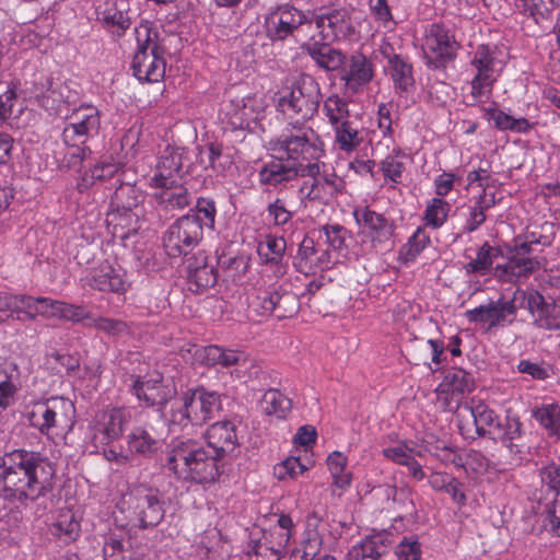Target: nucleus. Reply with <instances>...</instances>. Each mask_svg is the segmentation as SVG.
Instances as JSON below:
<instances>
[{"instance_id": "obj_1", "label": "nucleus", "mask_w": 560, "mask_h": 560, "mask_svg": "<svg viewBox=\"0 0 560 560\" xmlns=\"http://www.w3.org/2000/svg\"><path fill=\"white\" fill-rule=\"evenodd\" d=\"M206 445L187 439L173 443L166 453L165 468L177 480L211 485L222 472V460L238 445L236 424L218 421L205 432Z\"/></svg>"}, {"instance_id": "obj_2", "label": "nucleus", "mask_w": 560, "mask_h": 560, "mask_svg": "<svg viewBox=\"0 0 560 560\" xmlns=\"http://www.w3.org/2000/svg\"><path fill=\"white\" fill-rule=\"evenodd\" d=\"M54 465L36 453L16 450L0 458V497L9 501H34L50 488Z\"/></svg>"}, {"instance_id": "obj_3", "label": "nucleus", "mask_w": 560, "mask_h": 560, "mask_svg": "<svg viewBox=\"0 0 560 560\" xmlns=\"http://www.w3.org/2000/svg\"><path fill=\"white\" fill-rule=\"evenodd\" d=\"M163 517L164 508L159 491L143 485L132 487L122 494L113 512L115 526L127 532L156 526Z\"/></svg>"}, {"instance_id": "obj_4", "label": "nucleus", "mask_w": 560, "mask_h": 560, "mask_svg": "<svg viewBox=\"0 0 560 560\" xmlns=\"http://www.w3.org/2000/svg\"><path fill=\"white\" fill-rule=\"evenodd\" d=\"M269 149L299 166L304 162L317 161L324 154V144L317 132L312 127L299 122L271 139Z\"/></svg>"}, {"instance_id": "obj_5", "label": "nucleus", "mask_w": 560, "mask_h": 560, "mask_svg": "<svg viewBox=\"0 0 560 560\" xmlns=\"http://www.w3.org/2000/svg\"><path fill=\"white\" fill-rule=\"evenodd\" d=\"M221 408V396L217 392L198 387L172 401L168 422L179 428L200 425L213 418Z\"/></svg>"}, {"instance_id": "obj_6", "label": "nucleus", "mask_w": 560, "mask_h": 560, "mask_svg": "<svg viewBox=\"0 0 560 560\" xmlns=\"http://www.w3.org/2000/svg\"><path fill=\"white\" fill-rule=\"evenodd\" d=\"M74 416L73 402L62 397L37 401L27 411L31 425L49 438L67 434L74 424Z\"/></svg>"}, {"instance_id": "obj_7", "label": "nucleus", "mask_w": 560, "mask_h": 560, "mask_svg": "<svg viewBox=\"0 0 560 560\" xmlns=\"http://www.w3.org/2000/svg\"><path fill=\"white\" fill-rule=\"evenodd\" d=\"M322 98L318 82L310 74L303 73L278 98L280 110L289 117L298 116L310 119L317 112Z\"/></svg>"}, {"instance_id": "obj_8", "label": "nucleus", "mask_w": 560, "mask_h": 560, "mask_svg": "<svg viewBox=\"0 0 560 560\" xmlns=\"http://www.w3.org/2000/svg\"><path fill=\"white\" fill-rule=\"evenodd\" d=\"M540 244V240L534 235L525 238L517 237L509 259L503 265H497L494 278L502 282H515L520 278H527L541 267L540 260L532 256L534 246Z\"/></svg>"}, {"instance_id": "obj_9", "label": "nucleus", "mask_w": 560, "mask_h": 560, "mask_svg": "<svg viewBox=\"0 0 560 560\" xmlns=\"http://www.w3.org/2000/svg\"><path fill=\"white\" fill-rule=\"evenodd\" d=\"M126 422V412L121 408L97 411L84 433L86 450L96 453L101 447L117 440L122 434Z\"/></svg>"}, {"instance_id": "obj_10", "label": "nucleus", "mask_w": 560, "mask_h": 560, "mask_svg": "<svg viewBox=\"0 0 560 560\" xmlns=\"http://www.w3.org/2000/svg\"><path fill=\"white\" fill-rule=\"evenodd\" d=\"M197 217L183 215L172 223L163 235V246L170 257L187 256L202 240Z\"/></svg>"}, {"instance_id": "obj_11", "label": "nucleus", "mask_w": 560, "mask_h": 560, "mask_svg": "<svg viewBox=\"0 0 560 560\" xmlns=\"http://www.w3.org/2000/svg\"><path fill=\"white\" fill-rule=\"evenodd\" d=\"M470 65L476 71L471 80L472 98L480 101L482 97H489L503 69L502 61L489 46L480 45L474 52Z\"/></svg>"}, {"instance_id": "obj_12", "label": "nucleus", "mask_w": 560, "mask_h": 560, "mask_svg": "<svg viewBox=\"0 0 560 560\" xmlns=\"http://www.w3.org/2000/svg\"><path fill=\"white\" fill-rule=\"evenodd\" d=\"M304 24H311L308 15L287 2L270 10L265 18L264 27L271 42H282L293 36Z\"/></svg>"}, {"instance_id": "obj_13", "label": "nucleus", "mask_w": 560, "mask_h": 560, "mask_svg": "<svg viewBox=\"0 0 560 560\" xmlns=\"http://www.w3.org/2000/svg\"><path fill=\"white\" fill-rule=\"evenodd\" d=\"M100 128V110L93 105H81L67 117L62 141L65 144H85L90 138L98 135Z\"/></svg>"}, {"instance_id": "obj_14", "label": "nucleus", "mask_w": 560, "mask_h": 560, "mask_svg": "<svg viewBox=\"0 0 560 560\" xmlns=\"http://www.w3.org/2000/svg\"><path fill=\"white\" fill-rule=\"evenodd\" d=\"M475 388V381L463 369L453 368L443 373V378L435 389L436 402L443 410L458 408L466 395Z\"/></svg>"}, {"instance_id": "obj_15", "label": "nucleus", "mask_w": 560, "mask_h": 560, "mask_svg": "<svg viewBox=\"0 0 560 560\" xmlns=\"http://www.w3.org/2000/svg\"><path fill=\"white\" fill-rule=\"evenodd\" d=\"M498 423L494 411L486 404L475 399H471L469 405L463 406L457 413V425L465 439L491 435Z\"/></svg>"}, {"instance_id": "obj_16", "label": "nucleus", "mask_w": 560, "mask_h": 560, "mask_svg": "<svg viewBox=\"0 0 560 560\" xmlns=\"http://www.w3.org/2000/svg\"><path fill=\"white\" fill-rule=\"evenodd\" d=\"M423 49L427 63L438 69L455 58L458 44L450 30L443 24L434 23L425 33Z\"/></svg>"}, {"instance_id": "obj_17", "label": "nucleus", "mask_w": 560, "mask_h": 560, "mask_svg": "<svg viewBox=\"0 0 560 560\" xmlns=\"http://www.w3.org/2000/svg\"><path fill=\"white\" fill-rule=\"evenodd\" d=\"M315 24L317 39L338 42L352 33L351 18L348 10L343 8L322 9L314 12L310 18Z\"/></svg>"}, {"instance_id": "obj_18", "label": "nucleus", "mask_w": 560, "mask_h": 560, "mask_svg": "<svg viewBox=\"0 0 560 560\" xmlns=\"http://www.w3.org/2000/svg\"><path fill=\"white\" fill-rule=\"evenodd\" d=\"M353 217L360 228V233L370 240L372 247L386 245L393 237L395 223L384 213L376 212L370 207H358Z\"/></svg>"}, {"instance_id": "obj_19", "label": "nucleus", "mask_w": 560, "mask_h": 560, "mask_svg": "<svg viewBox=\"0 0 560 560\" xmlns=\"http://www.w3.org/2000/svg\"><path fill=\"white\" fill-rule=\"evenodd\" d=\"M132 390L140 401L147 406H159L161 410L176 395L174 383L165 380L158 371L138 376Z\"/></svg>"}, {"instance_id": "obj_20", "label": "nucleus", "mask_w": 560, "mask_h": 560, "mask_svg": "<svg viewBox=\"0 0 560 560\" xmlns=\"http://www.w3.org/2000/svg\"><path fill=\"white\" fill-rule=\"evenodd\" d=\"M336 537L329 530V524L316 511L307 514L305 530L303 534V558H314L322 547H330L335 544Z\"/></svg>"}, {"instance_id": "obj_21", "label": "nucleus", "mask_w": 560, "mask_h": 560, "mask_svg": "<svg viewBox=\"0 0 560 560\" xmlns=\"http://www.w3.org/2000/svg\"><path fill=\"white\" fill-rule=\"evenodd\" d=\"M374 74L372 60L362 52L354 51L349 58L346 57L340 79L350 91L358 92L373 80Z\"/></svg>"}, {"instance_id": "obj_22", "label": "nucleus", "mask_w": 560, "mask_h": 560, "mask_svg": "<svg viewBox=\"0 0 560 560\" xmlns=\"http://www.w3.org/2000/svg\"><path fill=\"white\" fill-rule=\"evenodd\" d=\"M515 313L516 306L514 301L501 298L468 311L467 317L470 322L482 323L493 327L511 323Z\"/></svg>"}, {"instance_id": "obj_23", "label": "nucleus", "mask_w": 560, "mask_h": 560, "mask_svg": "<svg viewBox=\"0 0 560 560\" xmlns=\"http://www.w3.org/2000/svg\"><path fill=\"white\" fill-rule=\"evenodd\" d=\"M151 186L160 189L153 197L165 211L180 210L190 203V195L187 188L177 180H168L164 176L152 177Z\"/></svg>"}, {"instance_id": "obj_24", "label": "nucleus", "mask_w": 560, "mask_h": 560, "mask_svg": "<svg viewBox=\"0 0 560 560\" xmlns=\"http://www.w3.org/2000/svg\"><path fill=\"white\" fill-rule=\"evenodd\" d=\"M332 43L311 36L310 42L304 44L302 48L318 68L332 72L341 70L346 63V54L332 47Z\"/></svg>"}, {"instance_id": "obj_25", "label": "nucleus", "mask_w": 560, "mask_h": 560, "mask_svg": "<svg viewBox=\"0 0 560 560\" xmlns=\"http://www.w3.org/2000/svg\"><path fill=\"white\" fill-rule=\"evenodd\" d=\"M331 255L329 249L319 250L312 237H304L294 258L298 271L305 275L315 273L317 270L329 268Z\"/></svg>"}, {"instance_id": "obj_26", "label": "nucleus", "mask_w": 560, "mask_h": 560, "mask_svg": "<svg viewBox=\"0 0 560 560\" xmlns=\"http://www.w3.org/2000/svg\"><path fill=\"white\" fill-rule=\"evenodd\" d=\"M256 300L262 315H271L278 319L291 317L299 308L298 296L291 292L265 291Z\"/></svg>"}, {"instance_id": "obj_27", "label": "nucleus", "mask_w": 560, "mask_h": 560, "mask_svg": "<svg viewBox=\"0 0 560 560\" xmlns=\"http://www.w3.org/2000/svg\"><path fill=\"white\" fill-rule=\"evenodd\" d=\"M527 306L538 327L560 329V300L549 303L540 293L532 292L527 296Z\"/></svg>"}, {"instance_id": "obj_28", "label": "nucleus", "mask_w": 560, "mask_h": 560, "mask_svg": "<svg viewBox=\"0 0 560 560\" xmlns=\"http://www.w3.org/2000/svg\"><path fill=\"white\" fill-rule=\"evenodd\" d=\"M300 175V166L295 162L287 161L279 154L264 164L259 171V182L262 185L277 187L291 182Z\"/></svg>"}, {"instance_id": "obj_29", "label": "nucleus", "mask_w": 560, "mask_h": 560, "mask_svg": "<svg viewBox=\"0 0 560 560\" xmlns=\"http://www.w3.org/2000/svg\"><path fill=\"white\" fill-rule=\"evenodd\" d=\"M165 67L164 54L153 55L150 51H136L131 62L132 73L140 82L161 81L165 75Z\"/></svg>"}, {"instance_id": "obj_30", "label": "nucleus", "mask_w": 560, "mask_h": 560, "mask_svg": "<svg viewBox=\"0 0 560 560\" xmlns=\"http://www.w3.org/2000/svg\"><path fill=\"white\" fill-rule=\"evenodd\" d=\"M95 13L96 20L117 37H122L131 25L128 10L119 9L115 1L106 0L100 3Z\"/></svg>"}, {"instance_id": "obj_31", "label": "nucleus", "mask_w": 560, "mask_h": 560, "mask_svg": "<svg viewBox=\"0 0 560 560\" xmlns=\"http://www.w3.org/2000/svg\"><path fill=\"white\" fill-rule=\"evenodd\" d=\"M338 191V177L335 174L316 176L305 180L299 189L301 199L307 201L327 202Z\"/></svg>"}, {"instance_id": "obj_32", "label": "nucleus", "mask_w": 560, "mask_h": 560, "mask_svg": "<svg viewBox=\"0 0 560 560\" xmlns=\"http://www.w3.org/2000/svg\"><path fill=\"white\" fill-rule=\"evenodd\" d=\"M387 551V535L374 533L354 544L348 551L347 560H380Z\"/></svg>"}, {"instance_id": "obj_33", "label": "nucleus", "mask_w": 560, "mask_h": 560, "mask_svg": "<svg viewBox=\"0 0 560 560\" xmlns=\"http://www.w3.org/2000/svg\"><path fill=\"white\" fill-rule=\"evenodd\" d=\"M30 97L35 98L43 108L50 113L57 115L61 113L62 93L54 88L50 77L42 75L33 81Z\"/></svg>"}, {"instance_id": "obj_34", "label": "nucleus", "mask_w": 560, "mask_h": 560, "mask_svg": "<svg viewBox=\"0 0 560 560\" xmlns=\"http://www.w3.org/2000/svg\"><path fill=\"white\" fill-rule=\"evenodd\" d=\"M326 465L331 477V491L340 497L352 483V472L348 469V457L339 451H334L327 456Z\"/></svg>"}, {"instance_id": "obj_35", "label": "nucleus", "mask_w": 560, "mask_h": 560, "mask_svg": "<svg viewBox=\"0 0 560 560\" xmlns=\"http://www.w3.org/2000/svg\"><path fill=\"white\" fill-rule=\"evenodd\" d=\"M81 529V518L71 509H60L51 523L49 530L52 536L63 542H71L79 537Z\"/></svg>"}, {"instance_id": "obj_36", "label": "nucleus", "mask_w": 560, "mask_h": 560, "mask_svg": "<svg viewBox=\"0 0 560 560\" xmlns=\"http://www.w3.org/2000/svg\"><path fill=\"white\" fill-rule=\"evenodd\" d=\"M86 283L98 291H110L120 293L126 290V282L119 270L106 264L94 271L86 280Z\"/></svg>"}, {"instance_id": "obj_37", "label": "nucleus", "mask_w": 560, "mask_h": 560, "mask_svg": "<svg viewBox=\"0 0 560 560\" xmlns=\"http://www.w3.org/2000/svg\"><path fill=\"white\" fill-rule=\"evenodd\" d=\"M130 455L150 457L155 454L160 447V441L151 432L142 427H137L126 438Z\"/></svg>"}, {"instance_id": "obj_38", "label": "nucleus", "mask_w": 560, "mask_h": 560, "mask_svg": "<svg viewBox=\"0 0 560 560\" xmlns=\"http://www.w3.org/2000/svg\"><path fill=\"white\" fill-rule=\"evenodd\" d=\"M502 255L500 247L492 246L488 242H485L477 252L475 259L470 260L464 266L467 275L486 276L491 273L494 277L493 262Z\"/></svg>"}, {"instance_id": "obj_39", "label": "nucleus", "mask_w": 560, "mask_h": 560, "mask_svg": "<svg viewBox=\"0 0 560 560\" xmlns=\"http://www.w3.org/2000/svg\"><path fill=\"white\" fill-rule=\"evenodd\" d=\"M224 119L233 129H246L255 119L253 106L244 98L231 100L222 109Z\"/></svg>"}, {"instance_id": "obj_40", "label": "nucleus", "mask_w": 560, "mask_h": 560, "mask_svg": "<svg viewBox=\"0 0 560 560\" xmlns=\"http://www.w3.org/2000/svg\"><path fill=\"white\" fill-rule=\"evenodd\" d=\"M287 249V242L284 237L267 235L266 241L258 246V254L266 265H271L277 268L279 275L285 272V267L282 261Z\"/></svg>"}, {"instance_id": "obj_41", "label": "nucleus", "mask_w": 560, "mask_h": 560, "mask_svg": "<svg viewBox=\"0 0 560 560\" xmlns=\"http://www.w3.org/2000/svg\"><path fill=\"white\" fill-rule=\"evenodd\" d=\"M293 530L294 523L291 516L281 514L273 526L264 530L261 537L283 555L293 535Z\"/></svg>"}, {"instance_id": "obj_42", "label": "nucleus", "mask_w": 560, "mask_h": 560, "mask_svg": "<svg viewBox=\"0 0 560 560\" xmlns=\"http://www.w3.org/2000/svg\"><path fill=\"white\" fill-rule=\"evenodd\" d=\"M261 409L270 419L284 420L291 412L292 402L280 390L270 388L262 396Z\"/></svg>"}, {"instance_id": "obj_43", "label": "nucleus", "mask_w": 560, "mask_h": 560, "mask_svg": "<svg viewBox=\"0 0 560 560\" xmlns=\"http://www.w3.org/2000/svg\"><path fill=\"white\" fill-rule=\"evenodd\" d=\"M312 466V459H302L300 456L291 455L275 465L273 475L280 481L289 479L293 480L303 475L305 471L310 470Z\"/></svg>"}, {"instance_id": "obj_44", "label": "nucleus", "mask_w": 560, "mask_h": 560, "mask_svg": "<svg viewBox=\"0 0 560 560\" xmlns=\"http://www.w3.org/2000/svg\"><path fill=\"white\" fill-rule=\"evenodd\" d=\"M388 65L396 90L407 92L409 88L413 86L415 79L412 75V66L410 63L399 55H394L389 58Z\"/></svg>"}, {"instance_id": "obj_45", "label": "nucleus", "mask_w": 560, "mask_h": 560, "mask_svg": "<svg viewBox=\"0 0 560 560\" xmlns=\"http://www.w3.org/2000/svg\"><path fill=\"white\" fill-rule=\"evenodd\" d=\"M15 373V365L4 364L0 368V412L10 407L15 400L18 392Z\"/></svg>"}, {"instance_id": "obj_46", "label": "nucleus", "mask_w": 560, "mask_h": 560, "mask_svg": "<svg viewBox=\"0 0 560 560\" xmlns=\"http://www.w3.org/2000/svg\"><path fill=\"white\" fill-rule=\"evenodd\" d=\"M137 49L136 51H150L153 55L164 54V48L159 42V33L153 30L149 22H142L135 28Z\"/></svg>"}, {"instance_id": "obj_47", "label": "nucleus", "mask_w": 560, "mask_h": 560, "mask_svg": "<svg viewBox=\"0 0 560 560\" xmlns=\"http://www.w3.org/2000/svg\"><path fill=\"white\" fill-rule=\"evenodd\" d=\"M141 200V191L130 184H120L113 196V202L121 208L128 218L131 217L132 210L139 206Z\"/></svg>"}, {"instance_id": "obj_48", "label": "nucleus", "mask_w": 560, "mask_h": 560, "mask_svg": "<svg viewBox=\"0 0 560 560\" xmlns=\"http://www.w3.org/2000/svg\"><path fill=\"white\" fill-rule=\"evenodd\" d=\"M334 130L336 144L345 152H352L363 141L359 130L349 120L334 127Z\"/></svg>"}, {"instance_id": "obj_49", "label": "nucleus", "mask_w": 560, "mask_h": 560, "mask_svg": "<svg viewBox=\"0 0 560 560\" xmlns=\"http://www.w3.org/2000/svg\"><path fill=\"white\" fill-rule=\"evenodd\" d=\"M323 112L332 127L348 121V103L337 94L327 97L323 105Z\"/></svg>"}, {"instance_id": "obj_50", "label": "nucleus", "mask_w": 560, "mask_h": 560, "mask_svg": "<svg viewBox=\"0 0 560 560\" xmlns=\"http://www.w3.org/2000/svg\"><path fill=\"white\" fill-rule=\"evenodd\" d=\"M489 119L493 121L494 126L500 130H511L515 132H527L532 125L525 118H514L511 115L499 110L490 109L488 112Z\"/></svg>"}, {"instance_id": "obj_51", "label": "nucleus", "mask_w": 560, "mask_h": 560, "mask_svg": "<svg viewBox=\"0 0 560 560\" xmlns=\"http://www.w3.org/2000/svg\"><path fill=\"white\" fill-rule=\"evenodd\" d=\"M383 456L398 465L408 464L411 457H416L419 453L412 447L411 442L399 441L394 445L382 444Z\"/></svg>"}, {"instance_id": "obj_52", "label": "nucleus", "mask_w": 560, "mask_h": 560, "mask_svg": "<svg viewBox=\"0 0 560 560\" xmlns=\"http://www.w3.org/2000/svg\"><path fill=\"white\" fill-rule=\"evenodd\" d=\"M534 417L550 434L560 436V407L558 405H544L534 411Z\"/></svg>"}, {"instance_id": "obj_53", "label": "nucleus", "mask_w": 560, "mask_h": 560, "mask_svg": "<svg viewBox=\"0 0 560 560\" xmlns=\"http://www.w3.org/2000/svg\"><path fill=\"white\" fill-rule=\"evenodd\" d=\"M405 154L399 149H394L393 153L388 154L381 162V171L386 179H389L394 184L401 182V176L405 172V163L402 159Z\"/></svg>"}, {"instance_id": "obj_54", "label": "nucleus", "mask_w": 560, "mask_h": 560, "mask_svg": "<svg viewBox=\"0 0 560 560\" xmlns=\"http://www.w3.org/2000/svg\"><path fill=\"white\" fill-rule=\"evenodd\" d=\"M182 155L174 149H166L160 156L156 173L153 177L164 176L168 180H176L173 175L182 168Z\"/></svg>"}, {"instance_id": "obj_55", "label": "nucleus", "mask_w": 560, "mask_h": 560, "mask_svg": "<svg viewBox=\"0 0 560 560\" xmlns=\"http://www.w3.org/2000/svg\"><path fill=\"white\" fill-rule=\"evenodd\" d=\"M451 211V205L442 198H433L427 206L424 220L427 225L439 229L441 228Z\"/></svg>"}, {"instance_id": "obj_56", "label": "nucleus", "mask_w": 560, "mask_h": 560, "mask_svg": "<svg viewBox=\"0 0 560 560\" xmlns=\"http://www.w3.org/2000/svg\"><path fill=\"white\" fill-rule=\"evenodd\" d=\"M121 530V534L110 532L105 538L103 547L105 560H125L126 539L129 538L131 532Z\"/></svg>"}, {"instance_id": "obj_57", "label": "nucleus", "mask_w": 560, "mask_h": 560, "mask_svg": "<svg viewBox=\"0 0 560 560\" xmlns=\"http://www.w3.org/2000/svg\"><path fill=\"white\" fill-rule=\"evenodd\" d=\"M189 289L200 292L213 287L218 281L217 269L213 265L203 266L201 269L195 268L188 276Z\"/></svg>"}, {"instance_id": "obj_58", "label": "nucleus", "mask_w": 560, "mask_h": 560, "mask_svg": "<svg viewBox=\"0 0 560 560\" xmlns=\"http://www.w3.org/2000/svg\"><path fill=\"white\" fill-rule=\"evenodd\" d=\"M319 233L325 236V244L328 246L327 249L331 253L341 252L347 248V236L348 230L340 224H326L319 229Z\"/></svg>"}, {"instance_id": "obj_59", "label": "nucleus", "mask_w": 560, "mask_h": 560, "mask_svg": "<svg viewBox=\"0 0 560 560\" xmlns=\"http://www.w3.org/2000/svg\"><path fill=\"white\" fill-rule=\"evenodd\" d=\"M247 560H280L282 553L265 539H250L247 549Z\"/></svg>"}, {"instance_id": "obj_60", "label": "nucleus", "mask_w": 560, "mask_h": 560, "mask_svg": "<svg viewBox=\"0 0 560 560\" xmlns=\"http://www.w3.org/2000/svg\"><path fill=\"white\" fill-rule=\"evenodd\" d=\"M186 215L197 217L201 229H214V221L217 215L215 202L208 198H198L195 212H189Z\"/></svg>"}, {"instance_id": "obj_61", "label": "nucleus", "mask_w": 560, "mask_h": 560, "mask_svg": "<svg viewBox=\"0 0 560 560\" xmlns=\"http://www.w3.org/2000/svg\"><path fill=\"white\" fill-rule=\"evenodd\" d=\"M395 556L397 560H420L422 547L419 538L415 535L404 537L395 547Z\"/></svg>"}, {"instance_id": "obj_62", "label": "nucleus", "mask_w": 560, "mask_h": 560, "mask_svg": "<svg viewBox=\"0 0 560 560\" xmlns=\"http://www.w3.org/2000/svg\"><path fill=\"white\" fill-rule=\"evenodd\" d=\"M491 435L502 442H511L521 435V422L516 417L508 415L504 424L499 422Z\"/></svg>"}, {"instance_id": "obj_63", "label": "nucleus", "mask_w": 560, "mask_h": 560, "mask_svg": "<svg viewBox=\"0 0 560 560\" xmlns=\"http://www.w3.org/2000/svg\"><path fill=\"white\" fill-rule=\"evenodd\" d=\"M68 151L65 154L61 166L68 170L79 172L82 167L83 161L88 154H91V150L85 144H66Z\"/></svg>"}, {"instance_id": "obj_64", "label": "nucleus", "mask_w": 560, "mask_h": 560, "mask_svg": "<svg viewBox=\"0 0 560 560\" xmlns=\"http://www.w3.org/2000/svg\"><path fill=\"white\" fill-rule=\"evenodd\" d=\"M117 172V166L114 164H102L94 166L90 174H85L82 177V182L79 184L80 188H88L90 185L94 184V180L103 182L107 178H110Z\"/></svg>"}]
</instances>
